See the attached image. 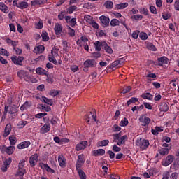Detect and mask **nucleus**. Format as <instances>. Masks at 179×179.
<instances>
[{"label":"nucleus","instance_id":"nucleus-1","mask_svg":"<svg viewBox=\"0 0 179 179\" xmlns=\"http://www.w3.org/2000/svg\"><path fill=\"white\" fill-rule=\"evenodd\" d=\"M138 121L141 124V127H149V124L152 122V119L148 117L146 115H141L139 117Z\"/></svg>","mask_w":179,"mask_h":179},{"label":"nucleus","instance_id":"nucleus-2","mask_svg":"<svg viewBox=\"0 0 179 179\" xmlns=\"http://www.w3.org/2000/svg\"><path fill=\"white\" fill-rule=\"evenodd\" d=\"M85 164V155L80 154L78 156V159L76 162V169H82V166Z\"/></svg>","mask_w":179,"mask_h":179},{"label":"nucleus","instance_id":"nucleus-3","mask_svg":"<svg viewBox=\"0 0 179 179\" xmlns=\"http://www.w3.org/2000/svg\"><path fill=\"white\" fill-rule=\"evenodd\" d=\"M83 65L84 68H96L97 63L93 59H88L84 62Z\"/></svg>","mask_w":179,"mask_h":179},{"label":"nucleus","instance_id":"nucleus-4","mask_svg":"<svg viewBox=\"0 0 179 179\" xmlns=\"http://www.w3.org/2000/svg\"><path fill=\"white\" fill-rule=\"evenodd\" d=\"M11 61L12 62H13V64H15V65H20V66H22L23 65V61H24V57L22 56H13L11 57Z\"/></svg>","mask_w":179,"mask_h":179},{"label":"nucleus","instance_id":"nucleus-5","mask_svg":"<svg viewBox=\"0 0 179 179\" xmlns=\"http://www.w3.org/2000/svg\"><path fill=\"white\" fill-rule=\"evenodd\" d=\"M88 143L87 141H82L76 145V152H80V150H85L87 148Z\"/></svg>","mask_w":179,"mask_h":179},{"label":"nucleus","instance_id":"nucleus-6","mask_svg":"<svg viewBox=\"0 0 179 179\" xmlns=\"http://www.w3.org/2000/svg\"><path fill=\"white\" fill-rule=\"evenodd\" d=\"M31 167H34L36 164H37V162H38V155L35 153L32 155L29 159Z\"/></svg>","mask_w":179,"mask_h":179},{"label":"nucleus","instance_id":"nucleus-7","mask_svg":"<svg viewBox=\"0 0 179 179\" xmlns=\"http://www.w3.org/2000/svg\"><path fill=\"white\" fill-rule=\"evenodd\" d=\"M85 120L88 122H90V121H97V117H96V113H94V110L93 112H90L88 115H85Z\"/></svg>","mask_w":179,"mask_h":179},{"label":"nucleus","instance_id":"nucleus-8","mask_svg":"<svg viewBox=\"0 0 179 179\" xmlns=\"http://www.w3.org/2000/svg\"><path fill=\"white\" fill-rule=\"evenodd\" d=\"M39 167H41V169H42L43 170H45L48 173H51V174H54V173H55V170L50 167L48 164L41 162L39 163Z\"/></svg>","mask_w":179,"mask_h":179},{"label":"nucleus","instance_id":"nucleus-9","mask_svg":"<svg viewBox=\"0 0 179 179\" xmlns=\"http://www.w3.org/2000/svg\"><path fill=\"white\" fill-rule=\"evenodd\" d=\"M58 163L62 169H65L66 167V158L63 155L58 156Z\"/></svg>","mask_w":179,"mask_h":179},{"label":"nucleus","instance_id":"nucleus-10","mask_svg":"<svg viewBox=\"0 0 179 179\" xmlns=\"http://www.w3.org/2000/svg\"><path fill=\"white\" fill-rule=\"evenodd\" d=\"M99 20L104 27L110 26V17L106 15H101L99 17Z\"/></svg>","mask_w":179,"mask_h":179},{"label":"nucleus","instance_id":"nucleus-11","mask_svg":"<svg viewBox=\"0 0 179 179\" xmlns=\"http://www.w3.org/2000/svg\"><path fill=\"white\" fill-rule=\"evenodd\" d=\"M173 162H174V155H169L166 157L164 162H163V166L167 167V166H170Z\"/></svg>","mask_w":179,"mask_h":179},{"label":"nucleus","instance_id":"nucleus-12","mask_svg":"<svg viewBox=\"0 0 179 179\" xmlns=\"http://www.w3.org/2000/svg\"><path fill=\"white\" fill-rule=\"evenodd\" d=\"M30 145H31V142H30L29 141H25L18 144L17 145V149H27V148H29Z\"/></svg>","mask_w":179,"mask_h":179},{"label":"nucleus","instance_id":"nucleus-13","mask_svg":"<svg viewBox=\"0 0 179 179\" xmlns=\"http://www.w3.org/2000/svg\"><path fill=\"white\" fill-rule=\"evenodd\" d=\"M157 62H158V66H163V64H169V58L166 56H163L161 57H159L157 59Z\"/></svg>","mask_w":179,"mask_h":179},{"label":"nucleus","instance_id":"nucleus-14","mask_svg":"<svg viewBox=\"0 0 179 179\" xmlns=\"http://www.w3.org/2000/svg\"><path fill=\"white\" fill-rule=\"evenodd\" d=\"M101 48L103 50H105L106 52L108 54H112L113 53V49L111 47L108 46V44H107V42L103 41L101 42Z\"/></svg>","mask_w":179,"mask_h":179},{"label":"nucleus","instance_id":"nucleus-15","mask_svg":"<svg viewBox=\"0 0 179 179\" xmlns=\"http://www.w3.org/2000/svg\"><path fill=\"white\" fill-rule=\"evenodd\" d=\"M116 141H117V145L118 146H121V145H125V142L128 141V136L124 135L122 137L116 138Z\"/></svg>","mask_w":179,"mask_h":179},{"label":"nucleus","instance_id":"nucleus-16","mask_svg":"<svg viewBox=\"0 0 179 179\" xmlns=\"http://www.w3.org/2000/svg\"><path fill=\"white\" fill-rule=\"evenodd\" d=\"M92 156H95V157H97L98 156H103V155H106V150L104 149H98L96 150H93L92 152Z\"/></svg>","mask_w":179,"mask_h":179},{"label":"nucleus","instance_id":"nucleus-17","mask_svg":"<svg viewBox=\"0 0 179 179\" xmlns=\"http://www.w3.org/2000/svg\"><path fill=\"white\" fill-rule=\"evenodd\" d=\"M11 131H12V124H6L4 129V133L3 134V136H4V138L9 136V135H10Z\"/></svg>","mask_w":179,"mask_h":179},{"label":"nucleus","instance_id":"nucleus-18","mask_svg":"<svg viewBox=\"0 0 179 179\" xmlns=\"http://www.w3.org/2000/svg\"><path fill=\"white\" fill-rule=\"evenodd\" d=\"M171 150V147H169V148H161L159 149L158 152L161 156H167V155H169Z\"/></svg>","mask_w":179,"mask_h":179},{"label":"nucleus","instance_id":"nucleus-19","mask_svg":"<svg viewBox=\"0 0 179 179\" xmlns=\"http://www.w3.org/2000/svg\"><path fill=\"white\" fill-rule=\"evenodd\" d=\"M54 30L56 36H59V34L62 33V25L59 23H56L55 25Z\"/></svg>","mask_w":179,"mask_h":179},{"label":"nucleus","instance_id":"nucleus-20","mask_svg":"<svg viewBox=\"0 0 179 179\" xmlns=\"http://www.w3.org/2000/svg\"><path fill=\"white\" fill-rule=\"evenodd\" d=\"M50 129L51 124L46 123L41 128V134H47V132H50Z\"/></svg>","mask_w":179,"mask_h":179},{"label":"nucleus","instance_id":"nucleus-21","mask_svg":"<svg viewBox=\"0 0 179 179\" xmlns=\"http://www.w3.org/2000/svg\"><path fill=\"white\" fill-rule=\"evenodd\" d=\"M30 107H31V101H27L20 106V111H24V110H27Z\"/></svg>","mask_w":179,"mask_h":179},{"label":"nucleus","instance_id":"nucleus-22","mask_svg":"<svg viewBox=\"0 0 179 179\" xmlns=\"http://www.w3.org/2000/svg\"><path fill=\"white\" fill-rule=\"evenodd\" d=\"M159 110L167 113L169 111V105L166 102H162L159 105Z\"/></svg>","mask_w":179,"mask_h":179},{"label":"nucleus","instance_id":"nucleus-23","mask_svg":"<svg viewBox=\"0 0 179 179\" xmlns=\"http://www.w3.org/2000/svg\"><path fill=\"white\" fill-rule=\"evenodd\" d=\"M36 73L38 74V75H45L46 76H48V71H47V70L41 68V67H39V68H37L36 69Z\"/></svg>","mask_w":179,"mask_h":179},{"label":"nucleus","instance_id":"nucleus-24","mask_svg":"<svg viewBox=\"0 0 179 179\" xmlns=\"http://www.w3.org/2000/svg\"><path fill=\"white\" fill-rule=\"evenodd\" d=\"M125 8H128V3H119V4H116L115 6V9L116 10L125 9Z\"/></svg>","mask_w":179,"mask_h":179},{"label":"nucleus","instance_id":"nucleus-25","mask_svg":"<svg viewBox=\"0 0 179 179\" xmlns=\"http://www.w3.org/2000/svg\"><path fill=\"white\" fill-rule=\"evenodd\" d=\"M48 59L50 62H52L55 65H57V64H58V62H57V59L54 57V48L51 51V55H48Z\"/></svg>","mask_w":179,"mask_h":179},{"label":"nucleus","instance_id":"nucleus-26","mask_svg":"<svg viewBox=\"0 0 179 179\" xmlns=\"http://www.w3.org/2000/svg\"><path fill=\"white\" fill-rule=\"evenodd\" d=\"M47 3V0H34L31 1V6H36V5H44Z\"/></svg>","mask_w":179,"mask_h":179},{"label":"nucleus","instance_id":"nucleus-27","mask_svg":"<svg viewBox=\"0 0 179 179\" xmlns=\"http://www.w3.org/2000/svg\"><path fill=\"white\" fill-rule=\"evenodd\" d=\"M149 141L143 139L141 141L140 148H141V149H148V148H149Z\"/></svg>","mask_w":179,"mask_h":179},{"label":"nucleus","instance_id":"nucleus-28","mask_svg":"<svg viewBox=\"0 0 179 179\" xmlns=\"http://www.w3.org/2000/svg\"><path fill=\"white\" fill-rule=\"evenodd\" d=\"M17 113V106L12 105L8 106V114H16Z\"/></svg>","mask_w":179,"mask_h":179},{"label":"nucleus","instance_id":"nucleus-29","mask_svg":"<svg viewBox=\"0 0 179 179\" xmlns=\"http://www.w3.org/2000/svg\"><path fill=\"white\" fill-rule=\"evenodd\" d=\"M76 170L78 171V176L80 179L87 178V177L86 176V173H85V171H83V170H82V168L76 169Z\"/></svg>","mask_w":179,"mask_h":179},{"label":"nucleus","instance_id":"nucleus-30","mask_svg":"<svg viewBox=\"0 0 179 179\" xmlns=\"http://www.w3.org/2000/svg\"><path fill=\"white\" fill-rule=\"evenodd\" d=\"M109 143H110V141L102 140V141H99L97 143V146H98V148H103V146H108Z\"/></svg>","mask_w":179,"mask_h":179},{"label":"nucleus","instance_id":"nucleus-31","mask_svg":"<svg viewBox=\"0 0 179 179\" xmlns=\"http://www.w3.org/2000/svg\"><path fill=\"white\" fill-rule=\"evenodd\" d=\"M0 10L3 13H9V8L3 3H0Z\"/></svg>","mask_w":179,"mask_h":179},{"label":"nucleus","instance_id":"nucleus-32","mask_svg":"<svg viewBox=\"0 0 179 179\" xmlns=\"http://www.w3.org/2000/svg\"><path fill=\"white\" fill-rule=\"evenodd\" d=\"M103 6H105L106 9L111 10L113 8H114V3H113L111 1H106L104 3Z\"/></svg>","mask_w":179,"mask_h":179},{"label":"nucleus","instance_id":"nucleus-33","mask_svg":"<svg viewBox=\"0 0 179 179\" xmlns=\"http://www.w3.org/2000/svg\"><path fill=\"white\" fill-rule=\"evenodd\" d=\"M141 97H142V99H144V100H152L153 99V95H152L149 92L143 94L141 95Z\"/></svg>","mask_w":179,"mask_h":179},{"label":"nucleus","instance_id":"nucleus-34","mask_svg":"<svg viewBox=\"0 0 179 179\" xmlns=\"http://www.w3.org/2000/svg\"><path fill=\"white\" fill-rule=\"evenodd\" d=\"M19 9H27L29 8V3L26 1H21L18 3Z\"/></svg>","mask_w":179,"mask_h":179},{"label":"nucleus","instance_id":"nucleus-35","mask_svg":"<svg viewBox=\"0 0 179 179\" xmlns=\"http://www.w3.org/2000/svg\"><path fill=\"white\" fill-rule=\"evenodd\" d=\"M29 72L24 71V70H20L17 72V76L18 78H20V79H23L28 73Z\"/></svg>","mask_w":179,"mask_h":179},{"label":"nucleus","instance_id":"nucleus-36","mask_svg":"<svg viewBox=\"0 0 179 179\" xmlns=\"http://www.w3.org/2000/svg\"><path fill=\"white\" fill-rule=\"evenodd\" d=\"M9 141L11 146H15V145H16V142H17L16 136L13 135L9 136Z\"/></svg>","mask_w":179,"mask_h":179},{"label":"nucleus","instance_id":"nucleus-37","mask_svg":"<svg viewBox=\"0 0 179 179\" xmlns=\"http://www.w3.org/2000/svg\"><path fill=\"white\" fill-rule=\"evenodd\" d=\"M42 101L48 106H52L53 104L52 99H50L45 96H42Z\"/></svg>","mask_w":179,"mask_h":179},{"label":"nucleus","instance_id":"nucleus-38","mask_svg":"<svg viewBox=\"0 0 179 179\" xmlns=\"http://www.w3.org/2000/svg\"><path fill=\"white\" fill-rule=\"evenodd\" d=\"M147 48L148 50H150V51H157V48H156V46L153 45V43L148 42L147 43Z\"/></svg>","mask_w":179,"mask_h":179},{"label":"nucleus","instance_id":"nucleus-39","mask_svg":"<svg viewBox=\"0 0 179 179\" xmlns=\"http://www.w3.org/2000/svg\"><path fill=\"white\" fill-rule=\"evenodd\" d=\"M39 108L40 110L46 111V113H50V111H51V108L49 106H46V105L41 104L39 106Z\"/></svg>","mask_w":179,"mask_h":179},{"label":"nucleus","instance_id":"nucleus-40","mask_svg":"<svg viewBox=\"0 0 179 179\" xmlns=\"http://www.w3.org/2000/svg\"><path fill=\"white\" fill-rule=\"evenodd\" d=\"M138 99L132 97L129 99L127 102V106H131V104H135V103H138Z\"/></svg>","mask_w":179,"mask_h":179},{"label":"nucleus","instance_id":"nucleus-41","mask_svg":"<svg viewBox=\"0 0 179 179\" xmlns=\"http://www.w3.org/2000/svg\"><path fill=\"white\" fill-rule=\"evenodd\" d=\"M43 41H48L50 40V37L48 36V33L45 31H43L41 34Z\"/></svg>","mask_w":179,"mask_h":179},{"label":"nucleus","instance_id":"nucleus-42","mask_svg":"<svg viewBox=\"0 0 179 179\" xmlns=\"http://www.w3.org/2000/svg\"><path fill=\"white\" fill-rule=\"evenodd\" d=\"M24 174H26V169H24V168L18 169L17 171V176H19L20 177H23Z\"/></svg>","mask_w":179,"mask_h":179},{"label":"nucleus","instance_id":"nucleus-43","mask_svg":"<svg viewBox=\"0 0 179 179\" xmlns=\"http://www.w3.org/2000/svg\"><path fill=\"white\" fill-rule=\"evenodd\" d=\"M13 152H15V146L10 145L9 147H7V151L6 152L7 153V155H9L10 156V155H13Z\"/></svg>","mask_w":179,"mask_h":179},{"label":"nucleus","instance_id":"nucleus-44","mask_svg":"<svg viewBox=\"0 0 179 179\" xmlns=\"http://www.w3.org/2000/svg\"><path fill=\"white\" fill-rule=\"evenodd\" d=\"M110 26L115 27V26H120V20L117 19H112L110 21Z\"/></svg>","mask_w":179,"mask_h":179},{"label":"nucleus","instance_id":"nucleus-45","mask_svg":"<svg viewBox=\"0 0 179 179\" xmlns=\"http://www.w3.org/2000/svg\"><path fill=\"white\" fill-rule=\"evenodd\" d=\"M76 9H78V7H76V6H71L67 8V13L69 15H72V13H73V12H75Z\"/></svg>","mask_w":179,"mask_h":179},{"label":"nucleus","instance_id":"nucleus-46","mask_svg":"<svg viewBox=\"0 0 179 179\" xmlns=\"http://www.w3.org/2000/svg\"><path fill=\"white\" fill-rule=\"evenodd\" d=\"M96 51H101V43L96 41L94 43Z\"/></svg>","mask_w":179,"mask_h":179},{"label":"nucleus","instance_id":"nucleus-47","mask_svg":"<svg viewBox=\"0 0 179 179\" xmlns=\"http://www.w3.org/2000/svg\"><path fill=\"white\" fill-rule=\"evenodd\" d=\"M44 26V24L43 23V21L40 20L38 23L35 24L36 29H38V30H41Z\"/></svg>","mask_w":179,"mask_h":179},{"label":"nucleus","instance_id":"nucleus-48","mask_svg":"<svg viewBox=\"0 0 179 179\" xmlns=\"http://www.w3.org/2000/svg\"><path fill=\"white\" fill-rule=\"evenodd\" d=\"M128 119L124 117V120H122L120 122V127H127L128 125Z\"/></svg>","mask_w":179,"mask_h":179},{"label":"nucleus","instance_id":"nucleus-49","mask_svg":"<svg viewBox=\"0 0 179 179\" xmlns=\"http://www.w3.org/2000/svg\"><path fill=\"white\" fill-rule=\"evenodd\" d=\"M84 20H85V22H87V23H89V24H90L93 20V17H92L89 15H85L84 16Z\"/></svg>","mask_w":179,"mask_h":179},{"label":"nucleus","instance_id":"nucleus-50","mask_svg":"<svg viewBox=\"0 0 179 179\" xmlns=\"http://www.w3.org/2000/svg\"><path fill=\"white\" fill-rule=\"evenodd\" d=\"M131 90L132 87H131V86L124 87L122 90V93L123 94H126V93H129V92H131Z\"/></svg>","mask_w":179,"mask_h":179},{"label":"nucleus","instance_id":"nucleus-51","mask_svg":"<svg viewBox=\"0 0 179 179\" xmlns=\"http://www.w3.org/2000/svg\"><path fill=\"white\" fill-rule=\"evenodd\" d=\"M131 19H134V20H142L143 19V16L142 15H135L131 17Z\"/></svg>","mask_w":179,"mask_h":179},{"label":"nucleus","instance_id":"nucleus-52","mask_svg":"<svg viewBox=\"0 0 179 179\" xmlns=\"http://www.w3.org/2000/svg\"><path fill=\"white\" fill-rule=\"evenodd\" d=\"M11 163H12L11 157L7 158V159H4V161H3L4 166H7L8 167H9V166H10Z\"/></svg>","mask_w":179,"mask_h":179},{"label":"nucleus","instance_id":"nucleus-53","mask_svg":"<svg viewBox=\"0 0 179 179\" xmlns=\"http://www.w3.org/2000/svg\"><path fill=\"white\" fill-rule=\"evenodd\" d=\"M0 55H5L6 57H9V52L3 48H0Z\"/></svg>","mask_w":179,"mask_h":179},{"label":"nucleus","instance_id":"nucleus-54","mask_svg":"<svg viewBox=\"0 0 179 179\" xmlns=\"http://www.w3.org/2000/svg\"><path fill=\"white\" fill-rule=\"evenodd\" d=\"M140 13H142L143 15H145V16H148L149 15V10H148V8H140Z\"/></svg>","mask_w":179,"mask_h":179},{"label":"nucleus","instance_id":"nucleus-55","mask_svg":"<svg viewBox=\"0 0 179 179\" xmlns=\"http://www.w3.org/2000/svg\"><path fill=\"white\" fill-rule=\"evenodd\" d=\"M121 62V61L120 60H116V61H114L111 65H110V68L111 69H115L116 66H118V65H120V63Z\"/></svg>","mask_w":179,"mask_h":179},{"label":"nucleus","instance_id":"nucleus-56","mask_svg":"<svg viewBox=\"0 0 179 179\" xmlns=\"http://www.w3.org/2000/svg\"><path fill=\"white\" fill-rule=\"evenodd\" d=\"M113 132H120L121 127L118 124H114L112 127Z\"/></svg>","mask_w":179,"mask_h":179},{"label":"nucleus","instance_id":"nucleus-57","mask_svg":"<svg viewBox=\"0 0 179 179\" xmlns=\"http://www.w3.org/2000/svg\"><path fill=\"white\" fill-rule=\"evenodd\" d=\"M75 29L71 28V27H69V35L70 37H75Z\"/></svg>","mask_w":179,"mask_h":179},{"label":"nucleus","instance_id":"nucleus-58","mask_svg":"<svg viewBox=\"0 0 179 179\" xmlns=\"http://www.w3.org/2000/svg\"><path fill=\"white\" fill-rule=\"evenodd\" d=\"M26 125H27V121H21L19 122L17 127H20V128H24V127H26Z\"/></svg>","mask_w":179,"mask_h":179},{"label":"nucleus","instance_id":"nucleus-59","mask_svg":"<svg viewBox=\"0 0 179 179\" xmlns=\"http://www.w3.org/2000/svg\"><path fill=\"white\" fill-rule=\"evenodd\" d=\"M141 40H148V34L141 32L139 36Z\"/></svg>","mask_w":179,"mask_h":179},{"label":"nucleus","instance_id":"nucleus-60","mask_svg":"<svg viewBox=\"0 0 179 179\" xmlns=\"http://www.w3.org/2000/svg\"><path fill=\"white\" fill-rule=\"evenodd\" d=\"M143 106L145 108H147V110H152L153 109V106H152V105L150 103L143 102Z\"/></svg>","mask_w":179,"mask_h":179},{"label":"nucleus","instance_id":"nucleus-61","mask_svg":"<svg viewBox=\"0 0 179 179\" xmlns=\"http://www.w3.org/2000/svg\"><path fill=\"white\" fill-rule=\"evenodd\" d=\"M65 13H66L65 11L60 12V13H59L58 15V19L59 20H64V17L65 18Z\"/></svg>","mask_w":179,"mask_h":179},{"label":"nucleus","instance_id":"nucleus-62","mask_svg":"<svg viewBox=\"0 0 179 179\" xmlns=\"http://www.w3.org/2000/svg\"><path fill=\"white\" fill-rule=\"evenodd\" d=\"M69 23L71 24V27H75L76 25V18L71 19Z\"/></svg>","mask_w":179,"mask_h":179},{"label":"nucleus","instance_id":"nucleus-63","mask_svg":"<svg viewBox=\"0 0 179 179\" xmlns=\"http://www.w3.org/2000/svg\"><path fill=\"white\" fill-rule=\"evenodd\" d=\"M47 115V113H41L35 115L36 118H43V117H45Z\"/></svg>","mask_w":179,"mask_h":179},{"label":"nucleus","instance_id":"nucleus-64","mask_svg":"<svg viewBox=\"0 0 179 179\" xmlns=\"http://www.w3.org/2000/svg\"><path fill=\"white\" fill-rule=\"evenodd\" d=\"M174 9L179 12V0H176L174 3Z\"/></svg>","mask_w":179,"mask_h":179}]
</instances>
